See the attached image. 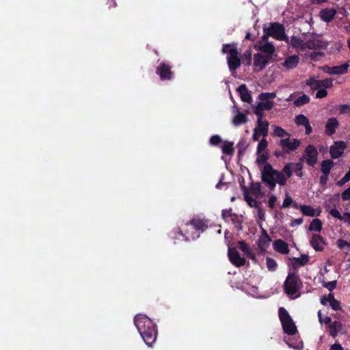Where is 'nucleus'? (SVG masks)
I'll list each match as a JSON object with an SVG mask.
<instances>
[{
    "mask_svg": "<svg viewBox=\"0 0 350 350\" xmlns=\"http://www.w3.org/2000/svg\"><path fill=\"white\" fill-rule=\"evenodd\" d=\"M134 322L144 341L148 347H151L157 336L155 325L151 319L143 314L137 315L135 317Z\"/></svg>",
    "mask_w": 350,
    "mask_h": 350,
    "instance_id": "nucleus-1",
    "label": "nucleus"
},
{
    "mask_svg": "<svg viewBox=\"0 0 350 350\" xmlns=\"http://www.w3.org/2000/svg\"><path fill=\"white\" fill-rule=\"evenodd\" d=\"M289 44L297 51L301 52L319 50L327 46L325 42L321 40L319 36L314 35L308 36L304 39L297 36H292Z\"/></svg>",
    "mask_w": 350,
    "mask_h": 350,
    "instance_id": "nucleus-2",
    "label": "nucleus"
},
{
    "mask_svg": "<svg viewBox=\"0 0 350 350\" xmlns=\"http://www.w3.org/2000/svg\"><path fill=\"white\" fill-rule=\"evenodd\" d=\"M262 182L267 183L270 189L273 190L276 184L284 186L286 183V177L282 172L274 170L272 166L265 163L260 168Z\"/></svg>",
    "mask_w": 350,
    "mask_h": 350,
    "instance_id": "nucleus-3",
    "label": "nucleus"
},
{
    "mask_svg": "<svg viewBox=\"0 0 350 350\" xmlns=\"http://www.w3.org/2000/svg\"><path fill=\"white\" fill-rule=\"evenodd\" d=\"M222 53L227 54V62L229 69L234 71L241 66V58L239 56L237 44H225L222 46Z\"/></svg>",
    "mask_w": 350,
    "mask_h": 350,
    "instance_id": "nucleus-4",
    "label": "nucleus"
},
{
    "mask_svg": "<svg viewBox=\"0 0 350 350\" xmlns=\"http://www.w3.org/2000/svg\"><path fill=\"white\" fill-rule=\"evenodd\" d=\"M263 31L264 35L262 36L264 40L268 39L269 36H271L279 40H285L286 42H288L285 34L284 28L282 25L270 23L267 27H264Z\"/></svg>",
    "mask_w": 350,
    "mask_h": 350,
    "instance_id": "nucleus-5",
    "label": "nucleus"
},
{
    "mask_svg": "<svg viewBox=\"0 0 350 350\" xmlns=\"http://www.w3.org/2000/svg\"><path fill=\"white\" fill-rule=\"evenodd\" d=\"M279 317L284 332L289 335L295 334L297 327L288 312L284 308H280Z\"/></svg>",
    "mask_w": 350,
    "mask_h": 350,
    "instance_id": "nucleus-6",
    "label": "nucleus"
},
{
    "mask_svg": "<svg viewBox=\"0 0 350 350\" xmlns=\"http://www.w3.org/2000/svg\"><path fill=\"white\" fill-rule=\"evenodd\" d=\"M301 281L299 277L295 274L291 273L288 275L284 282V291L286 294L292 297H296L297 295L294 296L300 288Z\"/></svg>",
    "mask_w": 350,
    "mask_h": 350,
    "instance_id": "nucleus-7",
    "label": "nucleus"
},
{
    "mask_svg": "<svg viewBox=\"0 0 350 350\" xmlns=\"http://www.w3.org/2000/svg\"><path fill=\"white\" fill-rule=\"evenodd\" d=\"M276 94L273 92L262 93L259 95V101L256 105L259 107L260 109L269 110L272 109L274 105L273 100Z\"/></svg>",
    "mask_w": 350,
    "mask_h": 350,
    "instance_id": "nucleus-8",
    "label": "nucleus"
},
{
    "mask_svg": "<svg viewBox=\"0 0 350 350\" xmlns=\"http://www.w3.org/2000/svg\"><path fill=\"white\" fill-rule=\"evenodd\" d=\"M279 144L284 152L290 153L295 150L300 146L301 142L299 139L287 136L285 138L281 139Z\"/></svg>",
    "mask_w": 350,
    "mask_h": 350,
    "instance_id": "nucleus-9",
    "label": "nucleus"
},
{
    "mask_svg": "<svg viewBox=\"0 0 350 350\" xmlns=\"http://www.w3.org/2000/svg\"><path fill=\"white\" fill-rule=\"evenodd\" d=\"M254 49L260 51L264 55H269L271 59L273 53H275V46L271 43L267 42V39H263L262 36L261 40L254 45Z\"/></svg>",
    "mask_w": 350,
    "mask_h": 350,
    "instance_id": "nucleus-10",
    "label": "nucleus"
},
{
    "mask_svg": "<svg viewBox=\"0 0 350 350\" xmlns=\"http://www.w3.org/2000/svg\"><path fill=\"white\" fill-rule=\"evenodd\" d=\"M306 84L312 90H320L321 88H329L333 85V80L332 79H325L323 80H317L310 78L306 81Z\"/></svg>",
    "mask_w": 350,
    "mask_h": 350,
    "instance_id": "nucleus-11",
    "label": "nucleus"
},
{
    "mask_svg": "<svg viewBox=\"0 0 350 350\" xmlns=\"http://www.w3.org/2000/svg\"><path fill=\"white\" fill-rule=\"evenodd\" d=\"M269 55L262 53H257L254 55V67L256 71H260L265 68L271 59Z\"/></svg>",
    "mask_w": 350,
    "mask_h": 350,
    "instance_id": "nucleus-12",
    "label": "nucleus"
},
{
    "mask_svg": "<svg viewBox=\"0 0 350 350\" xmlns=\"http://www.w3.org/2000/svg\"><path fill=\"white\" fill-rule=\"evenodd\" d=\"M269 122L267 120L257 122V126L254 129L252 138L254 141H258L259 137L262 135L267 137L268 134Z\"/></svg>",
    "mask_w": 350,
    "mask_h": 350,
    "instance_id": "nucleus-13",
    "label": "nucleus"
},
{
    "mask_svg": "<svg viewBox=\"0 0 350 350\" xmlns=\"http://www.w3.org/2000/svg\"><path fill=\"white\" fill-rule=\"evenodd\" d=\"M232 112L234 116L232 119V123L235 126H239L246 123L248 118L245 114L242 113L236 106L233 107Z\"/></svg>",
    "mask_w": 350,
    "mask_h": 350,
    "instance_id": "nucleus-14",
    "label": "nucleus"
},
{
    "mask_svg": "<svg viewBox=\"0 0 350 350\" xmlns=\"http://www.w3.org/2000/svg\"><path fill=\"white\" fill-rule=\"evenodd\" d=\"M318 152L315 147L313 146H308L305 150V158L307 163L313 166L317 161Z\"/></svg>",
    "mask_w": 350,
    "mask_h": 350,
    "instance_id": "nucleus-15",
    "label": "nucleus"
},
{
    "mask_svg": "<svg viewBox=\"0 0 350 350\" xmlns=\"http://www.w3.org/2000/svg\"><path fill=\"white\" fill-rule=\"evenodd\" d=\"M228 256L230 262L237 267H241L245 262L243 257H241L235 248H229Z\"/></svg>",
    "mask_w": 350,
    "mask_h": 350,
    "instance_id": "nucleus-16",
    "label": "nucleus"
},
{
    "mask_svg": "<svg viewBox=\"0 0 350 350\" xmlns=\"http://www.w3.org/2000/svg\"><path fill=\"white\" fill-rule=\"evenodd\" d=\"M321 303L325 306L329 304L334 310H341L340 302L334 298L332 293H329L327 296L322 297Z\"/></svg>",
    "mask_w": 350,
    "mask_h": 350,
    "instance_id": "nucleus-17",
    "label": "nucleus"
},
{
    "mask_svg": "<svg viewBox=\"0 0 350 350\" xmlns=\"http://www.w3.org/2000/svg\"><path fill=\"white\" fill-rule=\"evenodd\" d=\"M345 148V145L342 142L334 143V144L330 148L331 157L333 159L339 158L342 155Z\"/></svg>",
    "mask_w": 350,
    "mask_h": 350,
    "instance_id": "nucleus-18",
    "label": "nucleus"
},
{
    "mask_svg": "<svg viewBox=\"0 0 350 350\" xmlns=\"http://www.w3.org/2000/svg\"><path fill=\"white\" fill-rule=\"evenodd\" d=\"M336 14V10L334 8H325L320 11L319 17L326 23H329L333 20Z\"/></svg>",
    "mask_w": 350,
    "mask_h": 350,
    "instance_id": "nucleus-19",
    "label": "nucleus"
},
{
    "mask_svg": "<svg viewBox=\"0 0 350 350\" xmlns=\"http://www.w3.org/2000/svg\"><path fill=\"white\" fill-rule=\"evenodd\" d=\"M349 67V64L346 63L340 66L327 67L326 72L329 75H342L347 72Z\"/></svg>",
    "mask_w": 350,
    "mask_h": 350,
    "instance_id": "nucleus-20",
    "label": "nucleus"
},
{
    "mask_svg": "<svg viewBox=\"0 0 350 350\" xmlns=\"http://www.w3.org/2000/svg\"><path fill=\"white\" fill-rule=\"evenodd\" d=\"M299 58L297 55H291L285 59L282 63L283 67L286 70L295 68L299 64Z\"/></svg>",
    "mask_w": 350,
    "mask_h": 350,
    "instance_id": "nucleus-21",
    "label": "nucleus"
},
{
    "mask_svg": "<svg viewBox=\"0 0 350 350\" xmlns=\"http://www.w3.org/2000/svg\"><path fill=\"white\" fill-rule=\"evenodd\" d=\"M268 143L265 139H262L258 146V153L261 154L256 160V162L259 164L264 163L267 159V157L265 155V150L267 147Z\"/></svg>",
    "mask_w": 350,
    "mask_h": 350,
    "instance_id": "nucleus-22",
    "label": "nucleus"
},
{
    "mask_svg": "<svg viewBox=\"0 0 350 350\" xmlns=\"http://www.w3.org/2000/svg\"><path fill=\"white\" fill-rule=\"evenodd\" d=\"M310 245L315 250L321 251L323 250L325 242L320 235L314 234L310 240Z\"/></svg>",
    "mask_w": 350,
    "mask_h": 350,
    "instance_id": "nucleus-23",
    "label": "nucleus"
},
{
    "mask_svg": "<svg viewBox=\"0 0 350 350\" xmlns=\"http://www.w3.org/2000/svg\"><path fill=\"white\" fill-rule=\"evenodd\" d=\"M299 209L304 215L310 217L319 216L321 213L320 208L314 209L312 206L307 205H301Z\"/></svg>",
    "mask_w": 350,
    "mask_h": 350,
    "instance_id": "nucleus-24",
    "label": "nucleus"
},
{
    "mask_svg": "<svg viewBox=\"0 0 350 350\" xmlns=\"http://www.w3.org/2000/svg\"><path fill=\"white\" fill-rule=\"evenodd\" d=\"M162 80L170 79L172 77V72L169 66L162 64L157 70Z\"/></svg>",
    "mask_w": 350,
    "mask_h": 350,
    "instance_id": "nucleus-25",
    "label": "nucleus"
},
{
    "mask_svg": "<svg viewBox=\"0 0 350 350\" xmlns=\"http://www.w3.org/2000/svg\"><path fill=\"white\" fill-rule=\"evenodd\" d=\"M241 99L245 103H250L252 100V96L245 85H241L238 88Z\"/></svg>",
    "mask_w": 350,
    "mask_h": 350,
    "instance_id": "nucleus-26",
    "label": "nucleus"
},
{
    "mask_svg": "<svg viewBox=\"0 0 350 350\" xmlns=\"http://www.w3.org/2000/svg\"><path fill=\"white\" fill-rule=\"evenodd\" d=\"M273 248L275 251L281 254H286L289 252L288 244L281 239H278L274 242Z\"/></svg>",
    "mask_w": 350,
    "mask_h": 350,
    "instance_id": "nucleus-27",
    "label": "nucleus"
},
{
    "mask_svg": "<svg viewBox=\"0 0 350 350\" xmlns=\"http://www.w3.org/2000/svg\"><path fill=\"white\" fill-rule=\"evenodd\" d=\"M338 123L336 118H329L325 125V132L328 135H332L338 127Z\"/></svg>",
    "mask_w": 350,
    "mask_h": 350,
    "instance_id": "nucleus-28",
    "label": "nucleus"
},
{
    "mask_svg": "<svg viewBox=\"0 0 350 350\" xmlns=\"http://www.w3.org/2000/svg\"><path fill=\"white\" fill-rule=\"evenodd\" d=\"M308 260V257L306 255H302L299 258H293L291 259L292 265L295 269L305 265L306 264H307Z\"/></svg>",
    "mask_w": 350,
    "mask_h": 350,
    "instance_id": "nucleus-29",
    "label": "nucleus"
},
{
    "mask_svg": "<svg viewBox=\"0 0 350 350\" xmlns=\"http://www.w3.org/2000/svg\"><path fill=\"white\" fill-rule=\"evenodd\" d=\"M270 241L271 239L269 238V235L265 232L258 240V246L260 250H266L269 246Z\"/></svg>",
    "mask_w": 350,
    "mask_h": 350,
    "instance_id": "nucleus-30",
    "label": "nucleus"
},
{
    "mask_svg": "<svg viewBox=\"0 0 350 350\" xmlns=\"http://www.w3.org/2000/svg\"><path fill=\"white\" fill-rule=\"evenodd\" d=\"M273 135L274 136L281 137L282 139L286 137L287 136H290V134L288 133L284 129L280 126L273 125Z\"/></svg>",
    "mask_w": 350,
    "mask_h": 350,
    "instance_id": "nucleus-31",
    "label": "nucleus"
},
{
    "mask_svg": "<svg viewBox=\"0 0 350 350\" xmlns=\"http://www.w3.org/2000/svg\"><path fill=\"white\" fill-rule=\"evenodd\" d=\"M341 329L342 324L338 321H334L330 325L329 334L333 337H335Z\"/></svg>",
    "mask_w": 350,
    "mask_h": 350,
    "instance_id": "nucleus-32",
    "label": "nucleus"
},
{
    "mask_svg": "<svg viewBox=\"0 0 350 350\" xmlns=\"http://www.w3.org/2000/svg\"><path fill=\"white\" fill-rule=\"evenodd\" d=\"M322 229V222L319 219H314L310 226L309 230L320 232Z\"/></svg>",
    "mask_w": 350,
    "mask_h": 350,
    "instance_id": "nucleus-33",
    "label": "nucleus"
},
{
    "mask_svg": "<svg viewBox=\"0 0 350 350\" xmlns=\"http://www.w3.org/2000/svg\"><path fill=\"white\" fill-rule=\"evenodd\" d=\"M239 248L248 257L254 259V256L252 253L250 249L247 245L245 241H241L239 242Z\"/></svg>",
    "mask_w": 350,
    "mask_h": 350,
    "instance_id": "nucleus-34",
    "label": "nucleus"
},
{
    "mask_svg": "<svg viewBox=\"0 0 350 350\" xmlns=\"http://www.w3.org/2000/svg\"><path fill=\"white\" fill-rule=\"evenodd\" d=\"M223 153L226 154H232L234 152L233 143L226 142L221 146Z\"/></svg>",
    "mask_w": 350,
    "mask_h": 350,
    "instance_id": "nucleus-35",
    "label": "nucleus"
},
{
    "mask_svg": "<svg viewBox=\"0 0 350 350\" xmlns=\"http://www.w3.org/2000/svg\"><path fill=\"white\" fill-rule=\"evenodd\" d=\"M334 163L331 160L323 161L321 163V171L324 174H328Z\"/></svg>",
    "mask_w": 350,
    "mask_h": 350,
    "instance_id": "nucleus-36",
    "label": "nucleus"
},
{
    "mask_svg": "<svg viewBox=\"0 0 350 350\" xmlns=\"http://www.w3.org/2000/svg\"><path fill=\"white\" fill-rule=\"evenodd\" d=\"M191 224L197 230H203L206 227L205 222L200 219H192L191 221Z\"/></svg>",
    "mask_w": 350,
    "mask_h": 350,
    "instance_id": "nucleus-37",
    "label": "nucleus"
},
{
    "mask_svg": "<svg viewBox=\"0 0 350 350\" xmlns=\"http://www.w3.org/2000/svg\"><path fill=\"white\" fill-rule=\"evenodd\" d=\"M244 198L246 201L247 204L250 207H255L258 208L259 206L260 202L256 201V200L254 199L253 198L250 197L247 193H245L244 194Z\"/></svg>",
    "mask_w": 350,
    "mask_h": 350,
    "instance_id": "nucleus-38",
    "label": "nucleus"
},
{
    "mask_svg": "<svg viewBox=\"0 0 350 350\" xmlns=\"http://www.w3.org/2000/svg\"><path fill=\"white\" fill-rule=\"evenodd\" d=\"M293 163H286L282 169V174H285V176L286 177V180L289 178L293 174Z\"/></svg>",
    "mask_w": 350,
    "mask_h": 350,
    "instance_id": "nucleus-39",
    "label": "nucleus"
},
{
    "mask_svg": "<svg viewBox=\"0 0 350 350\" xmlns=\"http://www.w3.org/2000/svg\"><path fill=\"white\" fill-rule=\"evenodd\" d=\"M325 207L327 208L329 213L334 218L338 219L342 221L343 219V215H342L336 208H329V206L325 204Z\"/></svg>",
    "mask_w": 350,
    "mask_h": 350,
    "instance_id": "nucleus-40",
    "label": "nucleus"
},
{
    "mask_svg": "<svg viewBox=\"0 0 350 350\" xmlns=\"http://www.w3.org/2000/svg\"><path fill=\"white\" fill-rule=\"evenodd\" d=\"M222 217L226 221H233V217H237V215L232 213V209H226L222 211Z\"/></svg>",
    "mask_w": 350,
    "mask_h": 350,
    "instance_id": "nucleus-41",
    "label": "nucleus"
},
{
    "mask_svg": "<svg viewBox=\"0 0 350 350\" xmlns=\"http://www.w3.org/2000/svg\"><path fill=\"white\" fill-rule=\"evenodd\" d=\"M266 265L267 269L271 271H275L278 266L275 260L270 257L266 258Z\"/></svg>",
    "mask_w": 350,
    "mask_h": 350,
    "instance_id": "nucleus-42",
    "label": "nucleus"
},
{
    "mask_svg": "<svg viewBox=\"0 0 350 350\" xmlns=\"http://www.w3.org/2000/svg\"><path fill=\"white\" fill-rule=\"evenodd\" d=\"M309 97L307 95H302L301 96H299L296 100L294 101V104L296 106H301L304 104H306L309 102Z\"/></svg>",
    "mask_w": 350,
    "mask_h": 350,
    "instance_id": "nucleus-43",
    "label": "nucleus"
},
{
    "mask_svg": "<svg viewBox=\"0 0 350 350\" xmlns=\"http://www.w3.org/2000/svg\"><path fill=\"white\" fill-rule=\"evenodd\" d=\"M295 122L298 125L305 126L306 124H307L309 122V120L307 118V117L305 116L304 115H298L295 118Z\"/></svg>",
    "mask_w": 350,
    "mask_h": 350,
    "instance_id": "nucleus-44",
    "label": "nucleus"
},
{
    "mask_svg": "<svg viewBox=\"0 0 350 350\" xmlns=\"http://www.w3.org/2000/svg\"><path fill=\"white\" fill-rule=\"evenodd\" d=\"M265 111V110L264 109H260V107L256 106V105L254 107V112L257 116V118H257V122H262V121L265 120L262 119V117H263L262 111Z\"/></svg>",
    "mask_w": 350,
    "mask_h": 350,
    "instance_id": "nucleus-45",
    "label": "nucleus"
},
{
    "mask_svg": "<svg viewBox=\"0 0 350 350\" xmlns=\"http://www.w3.org/2000/svg\"><path fill=\"white\" fill-rule=\"evenodd\" d=\"M323 286L331 291L336 288V280H333L331 282H323Z\"/></svg>",
    "mask_w": 350,
    "mask_h": 350,
    "instance_id": "nucleus-46",
    "label": "nucleus"
},
{
    "mask_svg": "<svg viewBox=\"0 0 350 350\" xmlns=\"http://www.w3.org/2000/svg\"><path fill=\"white\" fill-rule=\"evenodd\" d=\"M350 180V170L345 175L343 178H342L340 180L338 181L337 185L341 187L346 183Z\"/></svg>",
    "mask_w": 350,
    "mask_h": 350,
    "instance_id": "nucleus-47",
    "label": "nucleus"
},
{
    "mask_svg": "<svg viewBox=\"0 0 350 350\" xmlns=\"http://www.w3.org/2000/svg\"><path fill=\"white\" fill-rule=\"evenodd\" d=\"M293 200L289 196L288 193H286L285 199L282 204V208H287L290 206L291 204H292Z\"/></svg>",
    "mask_w": 350,
    "mask_h": 350,
    "instance_id": "nucleus-48",
    "label": "nucleus"
},
{
    "mask_svg": "<svg viewBox=\"0 0 350 350\" xmlns=\"http://www.w3.org/2000/svg\"><path fill=\"white\" fill-rule=\"evenodd\" d=\"M326 88H321L318 90L316 94V97L318 98H321L325 97L327 95V92L325 90Z\"/></svg>",
    "mask_w": 350,
    "mask_h": 350,
    "instance_id": "nucleus-49",
    "label": "nucleus"
},
{
    "mask_svg": "<svg viewBox=\"0 0 350 350\" xmlns=\"http://www.w3.org/2000/svg\"><path fill=\"white\" fill-rule=\"evenodd\" d=\"M221 141V137L219 135H213L210 139V142L213 145H217Z\"/></svg>",
    "mask_w": 350,
    "mask_h": 350,
    "instance_id": "nucleus-50",
    "label": "nucleus"
},
{
    "mask_svg": "<svg viewBox=\"0 0 350 350\" xmlns=\"http://www.w3.org/2000/svg\"><path fill=\"white\" fill-rule=\"evenodd\" d=\"M341 196L343 200H350V187L342 193Z\"/></svg>",
    "mask_w": 350,
    "mask_h": 350,
    "instance_id": "nucleus-51",
    "label": "nucleus"
},
{
    "mask_svg": "<svg viewBox=\"0 0 350 350\" xmlns=\"http://www.w3.org/2000/svg\"><path fill=\"white\" fill-rule=\"evenodd\" d=\"M337 245L339 248L343 249L345 247H349V243H347L346 241L343 239H339L337 241Z\"/></svg>",
    "mask_w": 350,
    "mask_h": 350,
    "instance_id": "nucleus-52",
    "label": "nucleus"
},
{
    "mask_svg": "<svg viewBox=\"0 0 350 350\" xmlns=\"http://www.w3.org/2000/svg\"><path fill=\"white\" fill-rule=\"evenodd\" d=\"M293 172H295V173L301 171L303 168V165L301 163H293Z\"/></svg>",
    "mask_w": 350,
    "mask_h": 350,
    "instance_id": "nucleus-53",
    "label": "nucleus"
},
{
    "mask_svg": "<svg viewBox=\"0 0 350 350\" xmlns=\"http://www.w3.org/2000/svg\"><path fill=\"white\" fill-rule=\"evenodd\" d=\"M243 57L247 59V64L250 65L252 63V53L251 51H246L243 54Z\"/></svg>",
    "mask_w": 350,
    "mask_h": 350,
    "instance_id": "nucleus-54",
    "label": "nucleus"
},
{
    "mask_svg": "<svg viewBox=\"0 0 350 350\" xmlns=\"http://www.w3.org/2000/svg\"><path fill=\"white\" fill-rule=\"evenodd\" d=\"M277 201V198L275 196H271L269 199V206L271 208H274L275 204Z\"/></svg>",
    "mask_w": 350,
    "mask_h": 350,
    "instance_id": "nucleus-55",
    "label": "nucleus"
},
{
    "mask_svg": "<svg viewBox=\"0 0 350 350\" xmlns=\"http://www.w3.org/2000/svg\"><path fill=\"white\" fill-rule=\"evenodd\" d=\"M342 221L350 226V213H345L343 214V219Z\"/></svg>",
    "mask_w": 350,
    "mask_h": 350,
    "instance_id": "nucleus-56",
    "label": "nucleus"
},
{
    "mask_svg": "<svg viewBox=\"0 0 350 350\" xmlns=\"http://www.w3.org/2000/svg\"><path fill=\"white\" fill-rule=\"evenodd\" d=\"M257 211H258V216L260 218V219L265 220V212L263 211V210L260 206H258L257 208Z\"/></svg>",
    "mask_w": 350,
    "mask_h": 350,
    "instance_id": "nucleus-57",
    "label": "nucleus"
},
{
    "mask_svg": "<svg viewBox=\"0 0 350 350\" xmlns=\"http://www.w3.org/2000/svg\"><path fill=\"white\" fill-rule=\"evenodd\" d=\"M342 28L347 33L350 34V22H344L342 24Z\"/></svg>",
    "mask_w": 350,
    "mask_h": 350,
    "instance_id": "nucleus-58",
    "label": "nucleus"
},
{
    "mask_svg": "<svg viewBox=\"0 0 350 350\" xmlns=\"http://www.w3.org/2000/svg\"><path fill=\"white\" fill-rule=\"evenodd\" d=\"M347 111H350V106L349 105H342L340 108V113H346Z\"/></svg>",
    "mask_w": 350,
    "mask_h": 350,
    "instance_id": "nucleus-59",
    "label": "nucleus"
},
{
    "mask_svg": "<svg viewBox=\"0 0 350 350\" xmlns=\"http://www.w3.org/2000/svg\"><path fill=\"white\" fill-rule=\"evenodd\" d=\"M331 350H343V348L340 344L336 343L331 347Z\"/></svg>",
    "mask_w": 350,
    "mask_h": 350,
    "instance_id": "nucleus-60",
    "label": "nucleus"
},
{
    "mask_svg": "<svg viewBox=\"0 0 350 350\" xmlns=\"http://www.w3.org/2000/svg\"><path fill=\"white\" fill-rule=\"evenodd\" d=\"M327 179H328L327 174H325L324 176H321V178H320V183H321V184H322V185L326 184V183L327 181Z\"/></svg>",
    "mask_w": 350,
    "mask_h": 350,
    "instance_id": "nucleus-61",
    "label": "nucleus"
},
{
    "mask_svg": "<svg viewBox=\"0 0 350 350\" xmlns=\"http://www.w3.org/2000/svg\"><path fill=\"white\" fill-rule=\"evenodd\" d=\"M304 126H305V129H306V133L307 135H310L312 133V127H311V126L310 124V122H308Z\"/></svg>",
    "mask_w": 350,
    "mask_h": 350,
    "instance_id": "nucleus-62",
    "label": "nucleus"
},
{
    "mask_svg": "<svg viewBox=\"0 0 350 350\" xmlns=\"http://www.w3.org/2000/svg\"><path fill=\"white\" fill-rule=\"evenodd\" d=\"M260 187H261L260 184L258 183L253 184L252 187V189H254V190H255L256 191H260Z\"/></svg>",
    "mask_w": 350,
    "mask_h": 350,
    "instance_id": "nucleus-63",
    "label": "nucleus"
},
{
    "mask_svg": "<svg viewBox=\"0 0 350 350\" xmlns=\"http://www.w3.org/2000/svg\"><path fill=\"white\" fill-rule=\"evenodd\" d=\"M323 323L325 324H329V323H331V318L329 317H325L324 319H323Z\"/></svg>",
    "mask_w": 350,
    "mask_h": 350,
    "instance_id": "nucleus-64",
    "label": "nucleus"
}]
</instances>
